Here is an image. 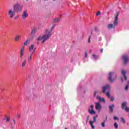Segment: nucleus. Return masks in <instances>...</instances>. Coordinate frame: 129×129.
Masks as SVG:
<instances>
[{
    "label": "nucleus",
    "instance_id": "f257e3e1",
    "mask_svg": "<svg viewBox=\"0 0 129 129\" xmlns=\"http://www.w3.org/2000/svg\"><path fill=\"white\" fill-rule=\"evenodd\" d=\"M54 29V27H51L50 29H47L45 30V34L43 35L42 36H39L37 38V41H41L42 40V42H41L42 44H44L47 40L49 39L50 37L52 35L51 32L53 31Z\"/></svg>",
    "mask_w": 129,
    "mask_h": 129
},
{
    "label": "nucleus",
    "instance_id": "f03ea898",
    "mask_svg": "<svg viewBox=\"0 0 129 129\" xmlns=\"http://www.w3.org/2000/svg\"><path fill=\"white\" fill-rule=\"evenodd\" d=\"M118 16H119V12H117L116 16L115 17V19L113 22V24H110L107 26L108 29H114L115 28V26H117L118 22Z\"/></svg>",
    "mask_w": 129,
    "mask_h": 129
},
{
    "label": "nucleus",
    "instance_id": "7ed1b4c3",
    "mask_svg": "<svg viewBox=\"0 0 129 129\" xmlns=\"http://www.w3.org/2000/svg\"><path fill=\"white\" fill-rule=\"evenodd\" d=\"M107 90V92L106 93V96L108 97V98H110V86L109 85H106V86L102 87V92L103 93H105V92Z\"/></svg>",
    "mask_w": 129,
    "mask_h": 129
},
{
    "label": "nucleus",
    "instance_id": "20e7f679",
    "mask_svg": "<svg viewBox=\"0 0 129 129\" xmlns=\"http://www.w3.org/2000/svg\"><path fill=\"white\" fill-rule=\"evenodd\" d=\"M23 5H21L19 3L15 4L13 7V9L15 12H16V13L22 12V11H23Z\"/></svg>",
    "mask_w": 129,
    "mask_h": 129
},
{
    "label": "nucleus",
    "instance_id": "39448f33",
    "mask_svg": "<svg viewBox=\"0 0 129 129\" xmlns=\"http://www.w3.org/2000/svg\"><path fill=\"white\" fill-rule=\"evenodd\" d=\"M113 76H114V77H115L114 80H116V74H115L113 72L109 73V74L108 75V80H109V81L111 83H112V82H113V79H112V77H113Z\"/></svg>",
    "mask_w": 129,
    "mask_h": 129
},
{
    "label": "nucleus",
    "instance_id": "423d86ee",
    "mask_svg": "<svg viewBox=\"0 0 129 129\" xmlns=\"http://www.w3.org/2000/svg\"><path fill=\"white\" fill-rule=\"evenodd\" d=\"M8 16L10 19H13L15 16H16V11L10 9L8 11Z\"/></svg>",
    "mask_w": 129,
    "mask_h": 129
},
{
    "label": "nucleus",
    "instance_id": "0eeeda50",
    "mask_svg": "<svg viewBox=\"0 0 129 129\" xmlns=\"http://www.w3.org/2000/svg\"><path fill=\"white\" fill-rule=\"evenodd\" d=\"M96 117H97V115H96V116H94V117H93L94 120L93 121H92V120L89 121V123H90V125L91 126V127L92 129L95 128V127L94 126V125H93V123H94V122H96Z\"/></svg>",
    "mask_w": 129,
    "mask_h": 129
},
{
    "label": "nucleus",
    "instance_id": "6e6552de",
    "mask_svg": "<svg viewBox=\"0 0 129 129\" xmlns=\"http://www.w3.org/2000/svg\"><path fill=\"white\" fill-rule=\"evenodd\" d=\"M94 106L93 105H91V106L89 107L88 112H89L90 114H95V111H94Z\"/></svg>",
    "mask_w": 129,
    "mask_h": 129
},
{
    "label": "nucleus",
    "instance_id": "1a4fd4ad",
    "mask_svg": "<svg viewBox=\"0 0 129 129\" xmlns=\"http://www.w3.org/2000/svg\"><path fill=\"white\" fill-rule=\"evenodd\" d=\"M28 10H25L22 15V18L23 20H26V19L28 18Z\"/></svg>",
    "mask_w": 129,
    "mask_h": 129
},
{
    "label": "nucleus",
    "instance_id": "9d476101",
    "mask_svg": "<svg viewBox=\"0 0 129 129\" xmlns=\"http://www.w3.org/2000/svg\"><path fill=\"white\" fill-rule=\"evenodd\" d=\"M122 60L124 61V64H126L127 62L129 61L128 57H127V55H124L122 57Z\"/></svg>",
    "mask_w": 129,
    "mask_h": 129
},
{
    "label": "nucleus",
    "instance_id": "9b49d317",
    "mask_svg": "<svg viewBox=\"0 0 129 129\" xmlns=\"http://www.w3.org/2000/svg\"><path fill=\"white\" fill-rule=\"evenodd\" d=\"M25 53V47L23 46L20 50V58H23L24 53Z\"/></svg>",
    "mask_w": 129,
    "mask_h": 129
},
{
    "label": "nucleus",
    "instance_id": "f8f14e48",
    "mask_svg": "<svg viewBox=\"0 0 129 129\" xmlns=\"http://www.w3.org/2000/svg\"><path fill=\"white\" fill-rule=\"evenodd\" d=\"M95 104H96V106H95L96 109H97L99 111V110L101 109V105L98 102L95 103Z\"/></svg>",
    "mask_w": 129,
    "mask_h": 129
},
{
    "label": "nucleus",
    "instance_id": "ddd939ff",
    "mask_svg": "<svg viewBox=\"0 0 129 129\" xmlns=\"http://www.w3.org/2000/svg\"><path fill=\"white\" fill-rule=\"evenodd\" d=\"M21 38H22L21 35H17L15 37L14 40L15 41V42H19V41H20V40H21Z\"/></svg>",
    "mask_w": 129,
    "mask_h": 129
},
{
    "label": "nucleus",
    "instance_id": "4468645a",
    "mask_svg": "<svg viewBox=\"0 0 129 129\" xmlns=\"http://www.w3.org/2000/svg\"><path fill=\"white\" fill-rule=\"evenodd\" d=\"M35 51H36V48H34L33 52H32V53L30 54V57L28 58V62H31L32 60V57L33 56V54H34V52H35Z\"/></svg>",
    "mask_w": 129,
    "mask_h": 129
},
{
    "label": "nucleus",
    "instance_id": "2eb2a0df",
    "mask_svg": "<svg viewBox=\"0 0 129 129\" xmlns=\"http://www.w3.org/2000/svg\"><path fill=\"white\" fill-rule=\"evenodd\" d=\"M114 106V105H113V104L109 106V109L110 112H113V107Z\"/></svg>",
    "mask_w": 129,
    "mask_h": 129
},
{
    "label": "nucleus",
    "instance_id": "dca6fc26",
    "mask_svg": "<svg viewBox=\"0 0 129 129\" xmlns=\"http://www.w3.org/2000/svg\"><path fill=\"white\" fill-rule=\"evenodd\" d=\"M97 99H98L99 101H101V102H105V100H104V98H101L100 97H97Z\"/></svg>",
    "mask_w": 129,
    "mask_h": 129
},
{
    "label": "nucleus",
    "instance_id": "f3484780",
    "mask_svg": "<svg viewBox=\"0 0 129 129\" xmlns=\"http://www.w3.org/2000/svg\"><path fill=\"white\" fill-rule=\"evenodd\" d=\"M34 45L33 44H31L30 46H29V51L30 52H34Z\"/></svg>",
    "mask_w": 129,
    "mask_h": 129
},
{
    "label": "nucleus",
    "instance_id": "a211bd4d",
    "mask_svg": "<svg viewBox=\"0 0 129 129\" xmlns=\"http://www.w3.org/2000/svg\"><path fill=\"white\" fill-rule=\"evenodd\" d=\"M126 104H127V103L126 102H124L122 103V109H124L125 108V106H126Z\"/></svg>",
    "mask_w": 129,
    "mask_h": 129
},
{
    "label": "nucleus",
    "instance_id": "6ab92c4d",
    "mask_svg": "<svg viewBox=\"0 0 129 129\" xmlns=\"http://www.w3.org/2000/svg\"><path fill=\"white\" fill-rule=\"evenodd\" d=\"M26 64H27V61L26 60H24V61H22V68H24V67H25V66H26Z\"/></svg>",
    "mask_w": 129,
    "mask_h": 129
},
{
    "label": "nucleus",
    "instance_id": "aec40b11",
    "mask_svg": "<svg viewBox=\"0 0 129 129\" xmlns=\"http://www.w3.org/2000/svg\"><path fill=\"white\" fill-rule=\"evenodd\" d=\"M122 74L124 76V80H126V76L125 75V71L124 70H122Z\"/></svg>",
    "mask_w": 129,
    "mask_h": 129
},
{
    "label": "nucleus",
    "instance_id": "412c9836",
    "mask_svg": "<svg viewBox=\"0 0 129 129\" xmlns=\"http://www.w3.org/2000/svg\"><path fill=\"white\" fill-rule=\"evenodd\" d=\"M37 32V29L36 28L33 29L31 31L32 35H34V34H36Z\"/></svg>",
    "mask_w": 129,
    "mask_h": 129
},
{
    "label": "nucleus",
    "instance_id": "4be33fe9",
    "mask_svg": "<svg viewBox=\"0 0 129 129\" xmlns=\"http://www.w3.org/2000/svg\"><path fill=\"white\" fill-rule=\"evenodd\" d=\"M29 43H30V40H27L24 43V46H27V45H28V44H29Z\"/></svg>",
    "mask_w": 129,
    "mask_h": 129
},
{
    "label": "nucleus",
    "instance_id": "5701e85b",
    "mask_svg": "<svg viewBox=\"0 0 129 129\" xmlns=\"http://www.w3.org/2000/svg\"><path fill=\"white\" fill-rule=\"evenodd\" d=\"M114 126L115 128L117 129V127H118V125L117 124V123L115 122L114 123Z\"/></svg>",
    "mask_w": 129,
    "mask_h": 129
},
{
    "label": "nucleus",
    "instance_id": "b1692460",
    "mask_svg": "<svg viewBox=\"0 0 129 129\" xmlns=\"http://www.w3.org/2000/svg\"><path fill=\"white\" fill-rule=\"evenodd\" d=\"M59 20H60V19H59V18H56L53 20V22H54V23H57V22H59Z\"/></svg>",
    "mask_w": 129,
    "mask_h": 129
},
{
    "label": "nucleus",
    "instance_id": "393cba45",
    "mask_svg": "<svg viewBox=\"0 0 129 129\" xmlns=\"http://www.w3.org/2000/svg\"><path fill=\"white\" fill-rule=\"evenodd\" d=\"M92 56L93 57L95 58V59H98V56L94 54H92Z\"/></svg>",
    "mask_w": 129,
    "mask_h": 129
},
{
    "label": "nucleus",
    "instance_id": "a878e982",
    "mask_svg": "<svg viewBox=\"0 0 129 129\" xmlns=\"http://www.w3.org/2000/svg\"><path fill=\"white\" fill-rule=\"evenodd\" d=\"M121 121L123 123H125V120H124V118L121 117Z\"/></svg>",
    "mask_w": 129,
    "mask_h": 129
},
{
    "label": "nucleus",
    "instance_id": "bb28decb",
    "mask_svg": "<svg viewBox=\"0 0 129 129\" xmlns=\"http://www.w3.org/2000/svg\"><path fill=\"white\" fill-rule=\"evenodd\" d=\"M125 111H126V112H129V107H125Z\"/></svg>",
    "mask_w": 129,
    "mask_h": 129
},
{
    "label": "nucleus",
    "instance_id": "cd10ccee",
    "mask_svg": "<svg viewBox=\"0 0 129 129\" xmlns=\"http://www.w3.org/2000/svg\"><path fill=\"white\" fill-rule=\"evenodd\" d=\"M10 117H6V122H9L10 121Z\"/></svg>",
    "mask_w": 129,
    "mask_h": 129
},
{
    "label": "nucleus",
    "instance_id": "c85d7f7f",
    "mask_svg": "<svg viewBox=\"0 0 129 129\" xmlns=\"http://www.w3.org/2000/svg\"><path fill=\"white\" fill-rule=\"evenodd\" d=\"M101 125L102 127H104V126H105V121L103 122L101 124Z\"/></svg>",
    "mask_w": 129,
    "mask_h": 129
},
{
    "label": "nucleus",
    "instance_id": "c756f323",
    "mask_svg": "<svg viewBox=\"0 0 129 129\" xmlns=\"http://www.w3.org/2000/svg\"><path fill=\"white\" fill-rule=\"evenodd\" d=\"M113 119H114V120H117V119H118V118H117V117L114 116L113 117Z\"/></svg>",
    "mask_w": 129,
    "mask_h": 129
},
{
    "label": "nucleus",
    "instance_id": "7c9ffc66",
    "mask_svg": "<svg viewBox=\"0 0 129 129\" xmlns=\"http://www.w3.org/2000/svg\"><path fill=\"white\" fill-rule=\"evenodd\" d=\"M128 89V85H127L125 87V90H127Z\"/></svg>",
    "mask_w": 129,
    "mask_h": 129
},
{
    "label": "nucleus",
    "instance_id": "2f4dec72",
    "mask_svg": "<svg viewBox=\"0 0 129 129\" xmlns=\"http://www.w3.org/2000/svg\"><path fill=\"white\" fill-rule=\"evenodd\" d=\"M100 15V11L97 12L96 16H99Z\"/></svg>",
    "mask_w": 129,
    "mask_h": 129
},
{
    "label": "nucleus",
    "instance_id": "473e14b6",
    "mask_svg": "<svg viewBox=\"0 0 129 129\" xmlns=\"http://www.w3.org/2000/svg\"><path fill=\"white\" fill-rule=\"evenodd\" d=\"M98 40L99 41H102V37H99Z\"/></svg>",
    "mask_w": 129,
    "mask_h": 129
},
{
    "label": "nucleus",
    "instance_id": "72a5a7b5",
    "mask_svg": "<svg viewBox=\"0 0 129 129\" xmlns=\"http://www.w3.org/2000/svg\"><path fill=\"white\" fill-rule=\"evenodd\" d=\"M110 100H111V101H113V100H114V98L113 97H111Z\"/></svg>",
    "mask_w": 129,
    "mask_h": 129
},
{
    "label": "nucleus",
    "instance_id": "f704fd0d",
    "mask_svg": "<svg viewBox=\"0 0 129 129\" xmlns=\"http://www.w3.org/2000/svg\"><path fill=\"white\" fill-rule=\"evenodd\" d=\"M18 18H19V16H16L14 18V20H17V19H18Z\"/></svg>",
    "mask_w": 129,
    "mask_h": 129
},
{
    "label": "nucleus",
    "instance_id": "c9c22d12",
    "mask_svg": "<svg viewBox=\"0 0 129 129\" xmlns=\"http://www.w3.org/2000/svg\"><path fill=\"white\" fill-rule=\"evenodd\" d=\"M86 57H87V52L86 51L85 57L86 58Z\"/></svg>",
    "mask_w": 129,
    "mask_h": 129
},
{
    "label": "nucleus",
    "instance_id": "e433bc0d",
    "mask_svg": "<svg viewBox=\"0 0 129 129\" xmlns=\"http://www.w3.org/2000/svg\"><path fill=\"white\" fill-rule=\"evenodd\" d=\"M17 117H18V118H20V117H21V115L20 114H18Z\"/></svg>",
    "mask_w": 129,
    "mask_h": 129
},
{
    "label": "nucleus",
    "instance_id": "4c0bfd02",
    "mask_svg": "<svg viewBox=\"0 0 129 129\" xmlns=\"http://www.w3.org/2000/svg\"><path fill=\"white\" fill-rule=\"evenodd\" d=\"M13 122H14V124H16V120L15 119H13Z\"/></svg>",
    "mask_w": 129,
    "mask_h": 129
},
{
    "label": "nucleus",
    "instance_id": "58836bf2",
    "mask_svg": "<svg viewBox=\"0 0 129 129\" xmlns=\"http://www.w3.org/2000/svg\"><path fill=\"white\" fill-rule=\"evenodd\" d=\"M88 43H90V37H89Z\"/></svg>",
    "mask_w": 129,
    "mask_h": 129
},
{
    "label": "nucleus",
    "instance_id": "ea45409f",
    "mask_svg": "<svg viewBox=\"0 0 129 129\" xmlns=\"http://www.w3.org/2000/svg\"><path fill=\"white\" fill-rule=\"evenodd\" d=\"M100 52H101V53H102V52H103V49H100Z\"/></svg>",
    "mask_w": 129,
    "mask_h": 129
},
{
    "label": "nucleus",
    "instance_id": "a19ab883",
    "mask_svg": "<svg viewBox=\"0 0 129 129\" xmlns=\"http://www.w3.org/2000/svg\"><path fill=\"white\" fill-rule=\"evenodd\" d=\"M94 95H96V92H94Z\"/></svg>",
    "mask_w": 129,
    "mask_h": 129
},
{
    "label": "nucleus",
    "instance_id": "79ce46f5",
    "mask_svg": "<svg viewBox=\"0 0 129 129\" xmlns=\"http://www.w3.org/2000/svg\"><path fill=\"white\" fill-rule=\"evenodd\" d=\"M121 80L122 82L123 81V79H122V78H121Z\"/></svg>",
    "mask_w": 129,
    "mask_h": 129
},
{
    "label": "nucleus",
    "instance_id": "37998d69",
    "mask_svg": "<svg viewBox=\"0 0 129 129\" xmlns=\"http://www.w3.org/2000/svg\"><path fill=\"white\" fill-rule=\"evenodd\" d=\"M97 29L96 28H95V30L97 31Z\"/></svg>",
    "mask_w": 129,
    "mask_h": 129
},
{
    "label": "nucleus",
    "instance_id": "c03bdc74",
    "mask_svg": "<svg viewBox=\"0 0 129 129\" xmlns=\"http://www.w3.org/2000/svg\"><path fill=\"white\" fill-rule=\"evenodd\" d=\"M10 108H12V106H10Z\"/></svg>",
    "mask_w": 129,
    "mask_h": 129
},
{
    "label": "nucleus",
    "instance_id": "a18cd8bd",
    "mask_svg": "<svg viewBox=\"0 0 129 129\" xmlns=\"http://www.w3.org/2000/svg\"><path fill=\"white\" fill-rule=\"evenodd\" d=\"M88 118H89V117H88Z\"/></svg>",
    "mask_w": 129,
    "mask_h": 129
},
{
    "label": "nucleus",
    "instance_id": "49530a36",
    "mask_svg": "<svg viewBox=\"0 0 129 129\" xmlns=\"http://www.w3.org/2000/svg\"><path fill=\"white\" fill-rule=\"evenodd\" d=\"M27 1V2H28V1H29V0H26Z\"/></svg>",
    "mask_w": 129,
    "mask_h": 129
}]
</instances>
